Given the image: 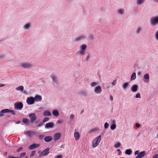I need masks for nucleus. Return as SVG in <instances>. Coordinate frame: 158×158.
Listing matches in <instances>:
<instances>
[{
    "label": "nucleus",
    "instance_id": "nucleus-1",
    "mask_svg": "<svg viewBox=\"0 0 158 158\" xmlns=\"http://www.w3.org/2000/svg\"><path fill=\"white\" fill-rule=\"evenodd\" d=\"M150 23L152 26H155L158 24V16L151 17L150 19Z\"/></svg>",
    "mask_w": 158,
    "mask_h": 158
},
{
    "label": "nucleus",
    "instance_id": "nucleus-2",
    "mask_svg": "<svg viewBox=\"0 0 158 158\" xmlns=\"http://www.w3.org/2000/svg\"><path fill=\"white\" fill-rule=\"evenodd\" d=\"M101 135H100L96 138L93 140L92 144L93 147L95 148L98 146L101 141Z\"/></svg>",
    "mask_w": 158,
    "mask_h": 158
},
{
    "label": "nucleus",
    "instance_id": "nucleus-3",
    "mask_svg": "<svg viewBox=\"0 0 158 158\" xmlns=\"http://www.w3.org/2000/svg\"><path fill=\"white\" fill-rule=\"evenodd\" d=\"M23 107V103L21 102H17L14 104V107L16 110H21Z\"/></svg>",
    "mask_w": 158,
    "mask_h": 158
},
{
    "label": "nucleus",
    "instance_id": "nucleus-4",
    "mask_svg": "<svg viewBox=\"0 0 158 158\" xmlns=\"http://www.w3.org/2000/svg\"><path fill=\"white\" fill-rule=\"evenodd\" d=\"M29 117L30 118V122L31 123H33L37 118L36 114L34 113L30 114L29 115Z\"/></svg>",
    "mask_w": 158,
    "mask_h": 158
},
{
    "label": "nucleus",
    "instance_id": "nucleus-5",
    "mask_svg": "<svg viewBox=\"0 0 158 158\" xmlns=\"http://www.w3.org/2000/svg\"><path fill=\"white\" fill-rule=\"evenodd\" d=\"M49 148H47L42 152L40 154V156H42L47 155L49 153Z\"/></svg>",
    "mask_w": 158,
    "mask_h": 158
},
{
    "label": "nucleus",
    "instance_id": "nucleus-6",
    "mask_svg": "<svg viewBox=\"0 0 158 158\" xmlns=\"http://www.w3.org/2000/svg\"><path fill=\"white\" fill-rule=\"evenodd\" d=\"M35 101L33 97H31L27 98V103L28 105L33 104L35 103Z\"/></svg>",
    "mask_w": 158,
    "mask_h": 158
},
{
    "label": "nucleus",
    "instance_id": "nucleus-7",
    "mask_svg": "<svg viewBox=\"0 0 158 158\" xmlns=\"http://www.w3.org/2000/svg\"><path fill=\"white\" fill-rule=\"evenodd\" d=\"M21 66L22 67L25 69H29L33 66L32 65L30 64L27 63H22L21 64Z\"/></svg>",
    "mask_w": 158,
    "mask_h": 158
},
{
    "label": "nucleus",
    "instance_id": "nucleus-8",
    "mask_svg": "<svg viewBox=\"0 0 158 158\" xmlns=\"http://www.w3.org/2000/svg\"><path fill=\"white\" fill-rule=\"evenodd\" d=\"M94 91L96 94H100L102 92L101 88L100 86H98L96 87L94 89Z\"/></svg>",
    "mask_w": 158,
    "mask_h": 158
},
{
    "label": "nucleus",
    "instance_id": "nucleus-9",
    "mask_svg": "<svg viewBox=\"0 0 158 158\" xmlns=\"http://www.w3.org/2000/svg\"><path fill=\"white\" fill-rule=\"evenodd\" d=\"M40 146V145L39 144L34 143L29 146L28 147V148L30 150H32Z\"/></svg>",
    "mask_w": 158,
    "mask_h": 158
},
{
    "label": "nucleus",
    "instance_id": "nucleus-10",
    "mask_svg": "<svg viewBox=\"0 0 158 158\" xmlns=\"http://www.w3.org/2000/svg\"><path fill=\"white\" fill-rule=\"evenodd\" d=\"M61 137V134L59 133H56L54 135L53 139L54 141H56L59 139Z\"/></svg>",
    "mask_w": 158,
    "mask_h": 158
},
{
    "label": "nucleus",
    "instance_id": "nucleus-11",
    "mask_svg": "<svg viewBox=\"0 0 158 158\" xmlns=\"http://www.w3.org/2000/svg\"><path fill=\"white\" fill-rule=\"evenodd\" d=\"M54 125V124L53 122H49L46 124L45 127L46 129L52 128L53 127Z\"/></svg>",
    "mask_w": 158,
    "mask_h": 158
},
{
    "label": "nucleus",
    "instance_id": "nucleus-12",
    "mask_svg": "<svg viewBox=\"0 0 158 158\" xmlns=\"http://www.w3.org/2000/svg\"><path fill=\"white\" fill-rule=\"evenodd\" d=\"M51 77L52 80L53 82L55 84H57L58 83V80L57 79L56 77L53 75H52L51 76Z\"/></svg>",
    "mask_w": 158,
    "mask_h": 158
},
{
    "label": "nucleus",
    "instance_id": "nucleus-13",
    "mask_svg": "<svg viewBox=\"0 0 158 158\" xmlns=\"http://www.w3.org/2000/svg\"><path fill=\"white\" fill-rule=\"evenodd\" d=\"M138 86L136 85H133L131 87V90L133 92H135L137 90Z\"/></svg>",
    "mask_w": 158,
    "mask_h": 158
},
{
    "label": "nucleus",
    "instance_id": "nucleus-14",
    "mask_svg": "<svg viewBox=\"0 0 158 158\" xmlns=\"http://www.w3.org/2000/svg\"><path fill=\"white\" fill-rule=\"evenodd\" d=\"M52 137L51 136H47L45 137L44 141L46 142H49L52 140Z\"/></svg>",
    "mask_w": 158,
    "mask_h": 158
},
{
    "label": "nucleus",
    "instance_id": "nucleus-15",
    "mask_svg": "<svg viewBox=\"0 0 158 158\" xmlns=\"http://www.w3.org/2000/svg\"><path fill=\"white\" fill-rule=\"evenodd\" d=\"M34 98L35 101L36 102L41 101L42 99V98L41 96L39 95H36Z\"/></svg>",
    "mask_w": 158,
    "mask_h": 158
},
{
    "label": "nucleus",
    "instance_id": "nucleus-16",
    "mask_svg": "<svg viewBox=\"0 0 158 158\" xmlns=\"http://www.w3.org/2000/svg\"><path fill=\"white\" fill-rule=\"evenodd\" d=\"M53 115L56 117H58L59 115V112L57 110L55 109L52 111Z\"/></svg>",
    "mask_w": 158,
    "mask_h": 158
},
{
    "label": "nucleus",
    "instance_id": "nucleus-17",
    "mask_svg": "<svg viewBox=\"0 0 158 158\" xmlns=\"http://www.w3.org/2000/svg\"><path fill=\"white\" fill-rule=\"evenodd\" d=\"M52 115L50 112L48 110H45L43 113V115L44 116H50Z\"/></svg>",
    "mask_w": 158,
    "mask_h": 158
},
{
    "label": "nucleus",
    "instance_id": "nucleus-18",
    "mask_svg": "<svg viewBox=\"0 0 158 158\" xmlns=\"http://www.w3.org/2000/svg\"><path fill=\"white\" fill-rule=\"evenodd\" d=\"M74 137L76 140H78L80 138V134L78 132H76L74 134Z\"/></svg>",
    "mask_w": 158,
    "mask_h": 158
},
{
    "label": "nucleus",
    "instance_id": "nucleus-19",
    "mask_svg": "<svg viewBox=\"0 0 158 158\" xmlns=\"http://www.w3.org/2000/svg\"><path fill=\"white\" fill-rule=\"evenodd\" d=\"M79 94L81 96L85 97L87 94V92L86 91H82L80 92Z\"/></svg>",
    "mask_w": 158,
    "mask_h": 158
},
{
    "label": "nucleus",
    "instance_id": "nucleus-20",
    "mask_svg": "<svg viewBox=\"0 0 158 158\" xmlns=\"http://www.w3.org/2000/svg\"><path fill=\"white\" fill-rule=\"evenodd\" d=\"M5 110L6 113L11 112L13 114H15V111L14 110H10L7 109H5Z\"/></svg>",
    "mask_w": 158,
    "mask_h": 158
},
{
    "label": "nucleus",
    "instance_id": "nucleus-21",
    "mask_svg": "<svg viewBox=\"0 0 158 158\" xmlns=\"http://www.w3.org/2000/svg\"><path fill=\"white\" fill-rule=\"evenodd\" d=\"M84 38V36L82 35L79 36L78 37H76L74 39L75 41H78L79 40H81L83 39Z\"/></svg>",
    "mask_w": 158,
    "mask_h": 158
},
{
    "label": "nucleus",
    "instance_id": "nucleus-22",
    "mask_svg": "<svg viewBox=\"0 0 158 158\" xmlns=\"http://www.w3.org/2000/svg\"><path fill=\"white\" fill-rule=\"evenodd\" d=\"M132 152L131 148L126 149L125 152V154L128 155H131Z\"/></svg>",
    "mask_w": 158,
    "mask_h": 158
},
{
    "label": "nucleus",
    "instance_id": "nucleus-23",
    "mask_svg": "<svg viewBox=\"0 0 158 158\" xmlns=\"http://www.w3.org/2000/svg\"><path fill=\"white\" fill-rule=\"evenodd\" d=\"M136 78V75L135 73H133L131 75V81L135 80Z\"/></svg>",
    "mask_w": 158,
    "mask_h": 158
},
{
    "label": "nucleus",
    "instance_id": "nucleus-24",
    "mask_svg": "<svg viewBox=\"0 0 158 158\" xmlns=\"http://www.w3.org/2000/svg\"><path fill=\"white\" fill-rule=\"evenodd\" d=\"M99 130V129L97 127H95L94 128L91 129L89 132V133H91L92 132L98 131Z\"/></svg>",
    "mask_w": 158,
    "mask_h": 158
},
{
    "label": "nucleus",
    "instance_id": "nucleus-25",
    "mask_svg": "<svg viewBox=\"0 0 158 158\" xmlns=\"http://www.w3.org/2000/svg\"><path fill=\"white\" fill-rule=\"evenodd\" d=\"M23 123L26 124L27 125H28L29 123V122L28 119L26 118H24L23 119Z\"/></svg>",
    "mask_w": 158,
    "mask_h": 158
},
{
    "label": "nucleus",
    "instance_id": "nucleus-26",
    "mask_svg": "<svg viewBox=\"0 0 158 158\" xmlns=\"http://www.w3.org/2000/svg\"><path fill=\"white\" fill-rule=\"evenodd\" d=\"M89 39L90 40H93L94 39H95V38L92 34L89 33Z\"/></svg>",
    "mask_w": 158,
    "mask_h": 158
},
{
    "label": "nucleus",
    "instance_id": "nucleus-27",
    "mask_svg": "<svg viewBox=\"0 0 158 158\" xmlns=\"http://www.w3.org/2000/svg\"><path fill=\"white\" fill-rule=\"evenodd\" d=\"M138 155H139L141 158H142L144 157L145 155V152L142 151L139 153Z\"/></svg>",
    "mask_w": 158,
    "mask_h": 158
},
{
    "label": "nucleus",
    "instance_id": "nucleus-28",
    "mask_svg": "<svg viewBox=\"0 0 158 158\" xmlns=\"http://www.w3.org/2000/svg\"><path fill=\"white\" fill-rule=\"evenodd\" d=\"M149 76L148 74L146 73L144 75L143 78L144 79L146 80H149Z\"/></svg>",
    "mask_w": 158,
    "mask_h": 158
},
{
    "label": "nucleus",
    "instance_id": "nucleus-29",
    "mask_svg": "<svg viewBox=\"0 0 158 158\" xmlns=\"http://www.w3.org/2000/svg\"><path fill=\"white\" fill-rule=\"evenodd\" d=\"M16 90H20L21 91H22L23 90L24 87H23V86L21 85V86H18V87L16 88Z\"/></svg>",
    "mask_w": 158,
    "mask_h": 158
},
{
    "label": "nucleus",
    "instance_id": "nucleus-30",
    "mask_svg": "<svg viewBox=\"0 0 158 158\" xmlns=\"http://www.w3.org/2000/svg\"><path fill=\"white\" fill-rule=\"evenodd\" d=\"M34 132L31 131H28L26 132V134H27L30 137L31 136L32 134H34Z\"/></svg>",
    "mask_w": 158,
    "mask_h": 158
},
{
    "label": "nucleus",
    "instance_id": "nucleus-31",
    "mask_svg": "<svg viewBox=\"0 0 158 158\" xmlns=\"http://www.w3.org/2000/svg\"><path fill=\"white\" fill-rule=\"evenodd\" d=\"M145 0H137V3L138 5L142 4L144 2Z\"/></svg>",
    "mask_w": 158,
    "mask_h": 158
},
{
    "label": "nucleus",
    "instance_id": "nucleus-32",
    "mask_svg": "<svg viewBox=\"0 0 158 158\" xmlns=\"http://www.w3.org/2000/svg\"><path fill=\"white\" fill-rule=\"evenodd\" d=\"M128 85H129V83H128L125 82L123 84L122 87L123 89H125L126 88L128 87Z\"/></svg>",
    "mask_w": 158,
    "mask_h": 158
},
{
    "label": "nucleus",
    "instance_id": "nucleus-33",
    "mask_svg": "<svg viewBox=\"0 0 158 158\" xmlns=\"http://www.w3.org/2000/svg\"><path fill=\"white\" fill-rule=\"evenodd\" d=\"M116 127L115 124H113L110 126V129L112 130H113L116 128Z\"/></svg>",
    "mask_w": 158,
    "mask_h": 158
},
{
    "label": "nucleus",
    "instance_id": "nucleus-34",
    "mask_svg": "<svg viewBox=\"0 0 158 158\" xmlns=\"http://www.w3.org/2000/svg\"><path fill=\"white\" fill-rule=\"evenodd\" d=\"M86 45L85 44H83L81 46V48L80 50H85L86 48Z\"/></svg>",
    "mask_w": 158,
    "mask_h": 158
},
{
    "label": "nucleus",
    "instance_id": "nucleus-35",
    "mask_svg": "<svg viewBox=\"0 0 158 158\" xmlns=\"http://www.w3.org/2000/svg\"><path fill=\"white\" fill-rule=\"evenodd\" d=\"M6 113L5 109L2 110L0 112V117L4 115V113Z\"/></svg>",
    "mask_w": 158,
    "mask_h": 158
},
{
    "label": "nucleus",
    "instance_id": "nucleus-36",
    "mask_svg": "<svg viewBox=\"0 0 158 158\" xmlns=\"http://www.w3.org/2000/svg\"><path fill=\"white\" fill-rule=\"evenodd\" d=\"M142 30V28L141 27H139L137 28V30L136 31V32L137 34H139L141 30Z\"/></svg>",
    "mask_w": 158,
    "mask_h": 158
},
{
    "label": "nucleus",
    "instance_id": "nucleus-37",
    "mask_svg": "<svg viewBox=\"0 0 158 158\" xmlns=\"http://www.w3.org/2000/svg\"><path fill=\"white\" fill-rule=\"evenodd\" d=\"M78 52H79V53L80 54L82 55V56H84L85 55V50H80Z\"/></svg>",
    "mask_w": 158,
    "mask_h": 158
},
{
    "label": "nucleus",
    "instance_id": "nucleus-38",
    "mask_svg": "<svg viewBox=\"0 0 158 158\" xmlns=\"http://www.w3.org/2000/svg\"><path fill=\"white\" fill-rule=\"evenodd\" d=\"M30 27V24L29 23L26 24L24 26V28L26 29H28Z\"/></svg>",
    "mask_w": 158,
    "mask_h": 158
},
{
    "label": "nucleus",
    "instance_id": "nucleus-39",
    "mask_svg": "<svg viewBox=\"0 0 158 158\" xmlns=\"http://www.w3.org/2000/svg\"><path fill=\"white\" fill-rule=\"evenodd\" d=\"M26 153L25 152H23L20 155V156H19V157H20V158H23L26 155Z\"/></svg>",
    "mask_w": 158,
    "mask_h": 158
},
{
    "label": "nucleus",
    "instance_id": "nucleus-40",
    "mask_svg": "<svg viewBox=\"0 0 158 158\" xmlns=\"http://www.w3.org/2000/svg\"><path fill=\"white\" fill-rule=\"evenodd\" d=\"M109 126V124L107 122H106L104 124V127L105 129L107 128Z\"/></svg>",
    "mask_w": 158,
    "mask_h": 158
},
{
    "label": "nucleus",
    "instance_id": "nucleus-41",
    "mask_svg": "<svg viewBox=\"0 0 158 158\" xmlns=\"http://www.w3.org/2000/svg\"><path fill=\"white\" fill-rule=\"evenodd\" d=\"M49 118L48 117H46L44 118L43 122V123H44L45 122H47L49 121Z\"/></svg>",
    "mask_w": 158,
    "mask_h": 158
},
{
    "label": "nucleus",
    "instance_id": "nucleus-42",
    "mask_svg": "<svg viewBox=\"0 0 158 158\" xmlns=\"http://www.w3.org/2000/svg\"><path fill=\"white\" fill-rule=\"evenodd\" d=\"M118 13L121 15H122L123 14L124 10L122 9H119L118 11Z\"/></svg>",
    "mask_w": 158,
    "mask_h": 158
},
{
    "label": "nucleus",
    "instance_id": "nucleus-43",
    "mask_svg": "<svg viewBox=\"0 0 158 158\" xmlns=\"http://www.w3.org/2000/svg\"><path fill=\"white\" fill-rule=\"evenodd\" d=\"M120 143L119 142H118L116 144H115L114 146L115 148H118L120 147Z\"/></svg>",
    "mask_w": 158,
    "mask_h": 158
},
{
    "label": "nucleus",
    "instance_id": "nucleus-44",
    "mask_svg": "<svg viewBox=\"0 0 158 158\" xmlns=\"http://www.w3.org/2000/svg\"><path fill=\"white\" fill-rule=\"evenodd\" d=\"M98 84L96 82H93L91 84V86L92 87H94V86L97 85Z\"/></svg>",
    "mask_w": 158,
    "mask_h": 158
},
{
    "label": "nucleus",
    "instance_id": "nucleus-45",
    "mask_svg": "<svg viewBox=\"0 0 158 158\" xmlns=\"http://www.w3.org/2000/svg\"><path fill=\"white\" fill-rule=\"evenodd\" d=\"M35 151H32L31 154L30 155V157H32V156H34L35 155Z\"/></svg>",
    "mask_w": 158,
    "mask_h": 158
},
{
    "label": "nucleus",
    "instance_id": "nucleus-46",
    "mask_svg": "<svg viewBox=\"0 0 158 158\" xmlns=\"http://www.w3.org/2000/svg\"><path fill=\"white\" fill-rule=\"evenodd\" d=\"M135 97L136 98H141V97H140V93H137L135 96Z\"/></svg>",
    "mask_w": 158,
    "mask_h": 158
},
{
    "label": "nucleus",
    "instance_id": "nucleus-47",
    "mask_svg": "<svg viewBox=\"0 0 158 158\" xmlns=\"http://www.w3.org/2000/svg\"><path fill=\"white\" fill-rule=\"evenodd\" d=\"M155 37L156 39L158 40V30H157L156 32Z\"/></svg>",
    "mask_w": 158,
    "mask_h": 158
},
{
    "label": "nucleus",
    "instance_id": "nucleus-48",
    "mask_svg": "<svg viewBox=\"0 0 158 158\" xmlns=\"http://www.w3.org/2000/svg\"><path fill=\"white\" fill-rule=\"evenodd\" d=\"M23 149V148L22 147H20L16 151L17 152H20V151H21V150H22Z\"/></svg>",
    "mask_w": 158,
    "mask_h": 158
},
{
    "label": "nucleus",
    "instance_id": "nucleus-49",
    "mask_svg": "<svg viewBox=\"0 0 158 158\" xmlns=\"http://www.w3.org/2000/svg\"><path fill=\"white\" fill-rule=\"evenodd\" d=\"M74 117V115L73 114H72L70 115V119L71 120H72L73 119Z\"/></svg>",
    "mask_w": 158,
    "mask_h": 158
},
{
    "label": "nucleus",
    "instance_id": "nucleus-50",
    "mask_svg": "<svg viewBox=\"0 0 158 158\" xmlns=\"http://www.w3.org/2000/svg\"><path fill=\"white\" fill-rule=\"evenodd\" d=\"M44 123L42 121V122H41L39 124L38 126H37V127H40L41 126H42L43 124H44Z\"/></svg>",
    "mask_w": 158,
    "mask_h": 158
},
{
    "label": "nucleus",
    "instance_id": "nucleus-51",
    "mask_svg": "<svg viewBox=\"0 0 158 158\" xmlns=\"http://www.w3.org/2000/svg\"><path fill=\"white\" fill-rule=\"evenodd\" d=\"M116 80H114V81L113 82H112V85H115L116 83Z\"/></svg>",
    "mask_w": 158,
    "mask_h": 158
},
{
    "label": "nucleus",
    "instance_id": "nucleus-52",
    "mask_svg": "<svg viewBox=\"0 0 158 158\" xmlns=\"http://www.w3.org/2000/svg\"><path fill=\"white\" fill-rule=\"evenodd\" d=\"M135 126L137 128H139L140 126V125L138 123H136L135 124Z\"/></svg>",
    "mask_w": 158,
    "mask_h": 158
},
{
    "label": "nucleus",
    "instance_id": "nucleus-53",
    "mask_svg": "<svg viewBox=\"0 0 158 158\" xmlns=\"http://www.w3.org/2000/svg\"><path fill=\"white\" fill-rule=\"evenodd\" d=\"M8 158H20V157H15V156H9Z\"/></svg>",
    "mask_w": 158,
    "mask_h": 158
},
{
    "label": "nucleus",
    "instance_id": "nucleus-54",
    "mask_svg": "<svg viewBox=\"0 0 158 158\" xmlns=\"http://www.w3.org/2000/svg\"><path fill=\"white\" fill-rule=\"evenodd\" d=\"M139 151L138 150H137V151H135L134 153L135 155H138L139 154Z\"/></svg>",
    "mask_w": 158,
    "mask_h": 158
},
{
    "label": "nucleus",
    "instance_id": "nucleus-55",
    "mask_svg": "<svg viewBox=\"0 0 158 158\" xmlns=\"http://www.w3.org/2000/svg\"><path fill=\"white\" fill-rule=\"evenodd\" d=\"M39 138L41 139H42L44 137V135H39Z\"/></svg>",
    "mask_w": 158,
    "mask_h": 158
},
{
    "label": "nucleus",
    "instance_id": "nucleus-56",
    "mask_svg": "<svg viewBox=\"0 0 158 158\" xmlns=\"http://www.w3.org/2000/svg\"><path fill=\"white\" fill-rule=\"evenodd\" d=\"M152 158H158V154H156L153 156Z\"/></svg>",
    "mask_w": 158,
    "mask_h": 158
},
{
    "label": "nucleus",
    "instance_id": "nucleus-57",
    "mask_svg": "<svg viewBox=\"0 0 158 158\" xmlns=\"http://www.w3.org/2000/svg\"><path fill=\"white\" fill-rule=\"evenodd\" d=\"M55 158H62V156L61 155H59L56 156Z\"/></svg>",
    "mask_w": 158,
    "mask_h": 158
},
{
    "label": "nucleus",
    "instance_id": "nucleus-58",
    "mask_svg": "<svg viewBox=\"0 0 158 158\" xmlns=\"http://www.w3.org/2000/svg\"><path fill=\"white\" fill-rule=\"evenodd\" d=\"M63 122V121L61 120H58V123H61Z\"/></svg>",
    "mask_w": 158,
    "mask_h": 158
},
{
    "label": "nucleus",
    "instance_id": "nucleus-59",
    "mask_svg": "<svg viewBox=\"0 0 158 158\" xmlns=\"http://www.w3.org/2000/svg\"><path fill=\"white\" fill-rule=\"evenodd\" d=\"M5 85L3 84L0 83V87H2L5 86Z\"/></svg>",
    "mask_w": 158,
    "mask_h": 158
},
{
    "label": "nucleus",
    "instance_id": "nucleus-60",
    "mask_svg": "<svg viewBox=\"0 0 158 158\" xmlns=\"http://www.w3.org/2000/svg\"><path fill=\"white\" fill-rule=\"evenodd\" d=\"M89 57H90V56H88L86 58V59H85V60H86V61H88L89 59Z\"/></svg>",
    "mask_w": 158,
    "mask_h": 158
},
{
    "label": "nucleus",
    "instance_id": "nucleus-61",
    "mask_svg": "<svg viewBox=\"0 0 158 158\" xmlns=\"http://www.w3.org/2000/svg\"><path fill=\"white\" fill-rule=\"evenodd\" d=\"M135 158H141V157H140V156L138 155L135 157Z\"/></svg>",
    "mask_w": 158,
    "mask_h": 158
},
{
    "label": "nucleus",
    "instance_id": "nucleus-62",
    "mask_svg": "<svg viewBox=\"0 0 158 158\" xmlns=\"http://www.w3.org/2000/svg\"><path fill=\"white\" fill-rule=\"evenodd\" d=\"M110 99L111 101H112L113 100V97L112 96H111L110 97Z\"/></svg>",
    "mask_w": 158,
    "mask_h": 158
},
{
    "label": "nucleus",
    "instance_id": "nucleus-63",
    "mask_svg": "<svg viewBox=\"0 0 158 158\" xmlns=\"http://www.w3.org/2000/svg\"><path fill=\"white\" fill-rule=\"evenodd\" d=\"M20 123V121H19V120L17 121L16 123V124H19V123Z\"/></svg>",
    "mask_w": 158,
    "mask_h": 158
},
{
    "label": "nucleus",
    "instance_id": "nucleus-64",
    "mask_svg": "<svg viewBox=\"0 0 158 158\" xmlns=\"http://www.w3.org/2000/svg\"><path fill=\"white\" fill-rule=\"evenodd\" d=\"M7 154V152H4V153H3V155L4 156H6Z\"/></svg>",
    "mask_w": 158,
    "mask_h": 158
}]
</instances>
